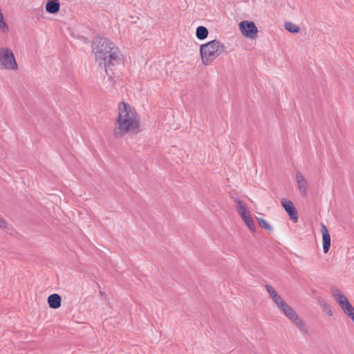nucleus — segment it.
<instances>
[{
    "mask_svg": "<svg viewBox=\"0 0 354 354\" xmlns=\"http://www.w3.org/2000/svg\"><path fill=\"white\" fill-rule=\"evenodd\" d=\"M256 219L259 225V226L267 231H272L273 230V226L272 224L267 221L266 219L263 218L261 216H257Z\"/></svg>",
    "mask_w": 354,
    "mask_h": 354,
    "instance_id": "obj_17",
    "label": "nucleus"
},
{
    "mask_svg": "<svg viewBox=\"0 0 354 354\" xmlns=\"http://www.w3.org/2000/svg\"><path fill=\"white\" fill-rule=\"evenodd\" d=\"M92 49L95 62L99 66L104 69L106 74L112 71L114 66L119 65L122 62V55L120 48L109 39L95 38L92 44Z\"/></svg>",
    "mask_w": 354,
    "mask_h": 354,
    "instance_id": "obj_2",
    "label": "nucleus"
},
{
    "mask_svg": "<svg viewBox=\"0 0 354 354\" xmlns=\"http://www.w3.org/2000/svg\"><path fill=\"white\" fill-rule=\"evenodd\" d=\"M59 0H47L45 4L46 11L51 15H55L59 12L60 10Z\"/></svg>",
    "mask_w": 354,
    "mask_h": 354,
    "instance_id": "obj_13",
    "label": "nucleus"
},
{
    "mask_svg": "<svg viewBox=\"0 0 354 354\" xmlns=\"http://www.w3.org/2000/svg\"><path fill=\"white\" fill-rule=\"evenodd\" d=\"M283 27L286 31L292 34H298L301 31L300 25L292 21H286Z\"/></svg>",
    "mask_w": 354,
    "mask_h": 354,
    "instance_id": "obj_14",
    "label": "nucleus"
},
{
    "mask_svg": "<svg viewBox=\"0 0 354 354\" xmlns=\"http://www.w3.org/2000/svg\"><path fill=\"white\" fill-rule=\"evenodd\" d=\"M0 227L3 229L7 228V223L1 216H0Z\"/></svg>",
    "mask_w": 354,
    "mask_h": 354,
    "instance_id": "obj_19",
    "label": "nucleus"
},
{
    "mask_svg": "<svg viewBox=\"0 0 354 354\" xmlns=\"http://www.w3.org/2000/svg\"><path fill=\"white\" fill-rule=\"evenodd\" d=\"M0 30L3 33H7L9 30L3 14L0 15Z\"/></svg>",
    "mask_w": 354,
    "mask_h": 354,
    "instance_id": "obj_18",
    "label": "nucleus"
},
{
    "mask_svg": "<svg viewBox=\"0 0 354 354\" xmlns=\"http://www.w3.org/2000/svg\"><path fill=\"white\" fill-rule=\"evenodd\" d=\"M103 89H107L108 88L104 85L102 86Z\"/></svg>",
    "mask_w": 354,
    "mask_h": 354,
    "instance_id": "obj_21",
    "label": "nucleus"
},
{
    "mask_svg": "<svg viewBox=\"0 0 354 354\" xmlns=\"http://www.w3.org/2000/svg\"><path fill=\"white\" fill-rule=\"evenodd\" d=\"M234 203L236 212L241 217L249 231L252 233H255L257 230L256 225L247 204L239 198H235L234 200Z\"/></svg>",
    "mask_w": 354,
    "mask_h": 354,
    "instance_id": "obj_4",
    "label": "nucleus"
},
{
    "mask_svg": "<svg viewBox=\"0 0 354 354\" xmlns=\"http://www.w3.org/2000/svg\"><path fill=\"white\" fill-rule=\"evenodd\" d=\"M295 180L299 194L304 196H306L308 189V183L305 176L300 171H297Z\"/></svg>",
    "mask_w": 354,
    "mask_h": 354,
    "instance_id": "obj_10",
    "label": "nucleus"
},
{
    "mask_svg": "<svg viewBox=\"0 0 354 354\" xmlns=\"http://www.w3.org/2000/svg\"><path fill=\"white\" fill-rule=\"evenodd\" d=\"M331 294L342 310H353L347 298L339 289L336 288H332Z\"/></svg>",
    "mask_w": 354,
    "mask_h": 354,
    "instance_id": "obj_8",
    "label": "nucleus"
},
{
    "mask_svg": "<svg viewBox=\"0 0 354 354\" xmlns=\"http://www.w3.org/2000/svg\"><path fill=\"white\" fill-rule=\"evenodd\" d=\"M281 205L284 208L290 218L294 223H297L299 219V216L293 203L286 198H282L281 199Z\"/></svg>",
    "mask_w": 354,
    "mask_h": 354,
    "instance_id": "obj_9",
    "label": "nucleus"
},
{
    "mask_svg": "<svg viewBox=\"0 0 354 354\" xmlns=\"http://www.w3.org/2000/svg\"><path fill=\"white\" fill-rule=\"evenodd\" d=\"M48 304L50 308L56 309L60 307L62 297L58 294H52L48 297Z\"/></svg>",
    "mask_w": 354,
    "mask_h": 354,
    "instance_id": "obj_15",
    "label": "nucleus"
},
{
    "mask_svg": "<svg viewBox=\"0 0 354 354\" xmlns=\"http://www.w3.org/2000/svg\"><path fill=\"white\" fill-rule=\"evenodd\" d=\"M348 315L354 322V311H348Z\"/></svg>",
    "mask_w": 354,
    "mask_h": 354,
    "instance_id": "obj_20",
    "label": "nucleus"
},
{
    "mask_svg": "<svg viewBox=\"0 0 354 354\" xmlns=\"http://www.w3.org/2000/svg\"><path fill=\"white\" fill-rule=\"evenodd\" d=\"M114 119L113 136L121 139L125 136L138 134L141 130V117L136 108L130 103L122 101L117 105Z\"/></svg>",
    "mask_w": 354,
    "mask_h": 354,
    "instance_id": "obj_1",
    "label": "nucleus"
},
{
    "mask_svg": "<svg viewBox=\"0 0 354 354\" xmlns=\"http://www.w3.org/2000/svg\"><path fill=\"white\" fill-rule=\"evenodd\" d=\"M224 44L218 39H213L200 46L199 51L201 62L203 65L211 64L225 51Z\"/></svg>",
    "mask_w": 354,
    "mask_h": 354,
    "instance_id": "obj_3",
    "label": "nucleus"
},
{
    "mask_svg": "<svg viewBox=\"0 0 354 354\" xmlns=\"http://www.w3.org/2000/svg\"><path fill=\"white\" fill-rule=\"evenodd\" d=\"M286 316L294 323L299 329H305V324L303 319L298 315L296 311H284Z\"/></svg>",
    "mask_w": 354,
    "mask_h": 354,
    "instance_id": "obj_12",
    "label": "nucleus"
},
{
    "mask_svg": "<svg viewBox=\"0 0 354 354\" xmlns=\"http://www.w3.org/2000/svg\"><path fill=\"white\" fill-rule=\"evenodd\" d=\"M239 30L241 35L251 41L256 40L258 37L259 29L252 21L243 20L238 24Z\"/></svg>",
    "mask_w": 354,
    "mask_h": 354,
    "instance_id": "obj_6",
    "label": "nucleus"
},
{
    "mask_svg": "<svg viewBox=\"0 0 354 354\" xmlns=\"http://www.w3.org/2000/svg\"><path fill=\"white\" fill-rule=\"evenodd\" d=\"M329 316H331L332 315V313H331V311H329V314H328Z\"/></svg>",
    "mask_w": 354,
    "mask_h": 354,
    "instance_id": "obj_22",
    "label": "nucleus"
},
{
    "mask_svg": "<svg viewBox=\"0 0 354 354\" xmlns=\"http://www.w3.org/2000/svg\"><path fill=\"white\" fill-rule=\"evenodd\" d=\"M209 35L207 28L203 26H200L196 29V37L198 40L205 39Z\"/></svg>",
    "mask_w": 354,
    "mask_h": 354,
    "instance_id": "obj_16",
    "label": "nucleus"
},
{
    "mask_svg": "<svg viewBox=\"0 0 354 354\" xmlns=\"http://www.w3.org/2000/svg\"><path fill=\"white\" fill-rule=\"evenodd\" d=\"M18 68V64L12 50L7 46L1 47L0 70L15 71Z\"/></svg>",
    "mask_w": 354,
    "mask_h": 354,
    "instance_id": "obj_5",
    "label": "nucleus"
},
{
    "mask_svg": "<svg viewBox=\"0 0 354 354\" xmlns=\"http://www.w3.org/2000/svg\"><path fill=\"white\" fill-rule=\"evenodd\" d=\"M265 288L266 292H268L269 297L272 299V301L276 304L277 307L280 310H288L289 306L284 301L282 297L277 293V290L274 287L269 284H266L265 286Z\"/></svg>",
    "mask_w": 354,
    "mask_h": 354,
    "instance_id": "obj_7",
    "label": "nucleus"
},
{
    "mask_svg": "<svg viewBox=\"0 0 354 354\" xmlns=\"http://www.w3.org/2000/svg\"><path fill=\"white\" fill-rule=\"evenodd\" d=\"M320 232L322 234V247L324 254H327L330 248V235L328 230L327 229L325 224L323 223H320Z\"/></svg>",
    "mask_w": 354,
    "mask_h": 354,
    "instance_id": "obj_11",
    "label": "nucleus"
}]
</instances>
